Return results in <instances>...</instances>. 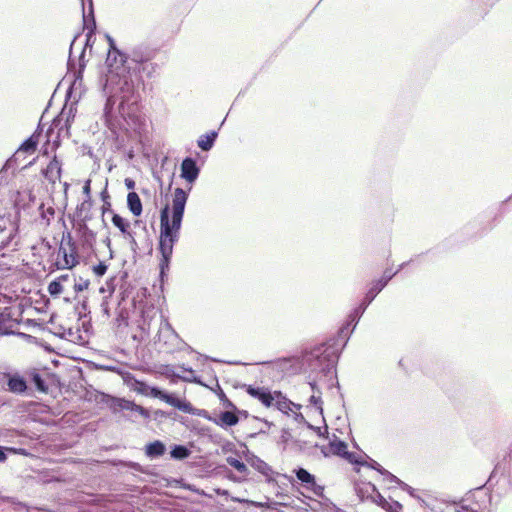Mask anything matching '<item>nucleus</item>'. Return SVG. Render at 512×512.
<instances>
[{
    "label": "nucleus",
    "mask_w": 512,
    "mask_h": 512,
    "mask_svg": "<svg viewBox=\"0 0 512 512\" xmlns=\"http://www.w3.org/2000/svg\"><path fill=\"white\" fill-rule=\"evenodd\" d=\"M413 263L412 260L410 261H407V262H403L401 264L398 265L397 269H393V267H386L384 272H383V275L380 277L381 280H383L386 284L389 283V281L396 275L398 274L401 270H403L404 268H406L407 266H410L411 264Z\"/></svg>",
    "instance_id": "c756f323"
},
{
    "label": "nucleus",
    "mask_w": 512,
    "mask_h": 512,
    "mask_svg": "<svg viewBox=\"0 0 512 512\" xmlns=\"http://www.w3.org/2000/svg\"><path fill=\"white\" fill-rule=\"evenodd\" d=\"M164 391H165L164 389H162V388H160L158 386H151L150 385L147 397H152V398H156V399H160L161 400Z\"/></svg>",
    "instance_id": "5fc2aeb1"
},
{
    "label": "nucleus",
    "mask_w": 512,
    "mask_h": 512,
    "mask_svg": "<svg viewBox=\"0 0 512 512\" xmlns=\"http://www.w3.org/2000/svg\"><path fill=\"white\" fill-rule=\"evenodd\" d=\"M3 502H6L14 512H30L29 507L13 497H1Z\"/></svg>",
    "instance_id": "473e14b6"
},
{
    "label": "nucleus",
    "mask_w": 512,
    "mask_h": 512,
    "mask_svg": "<svg viewBox=\"0 0 512 512\" xmlns=\"http://www.w3.org/2000/svg\"><path fill=\"white\" fill-rule=\"evenodd\" d=\"M180 485L183 489L196 493L200 496H206L205 492L199 488H197L194 484L184 482L183 479L180 480Z\"/></svg>",
    "instance_id": "09e8293b"
},
{
    "label": "nucleus",
    "mask_w": 512,
    "mask_h": 512,
    "mask_svg": "<svg viewBox=\"0 0 512 512\" xmlns=\"http://www.w3.org/2000/svg\"><path fill=\"white\" fill-rule=\"evenodd\" d=\"M217 396L221 402V404L228 409L237 410V406L226 396L225 392L222 389H219L217 392Z\"/></svg>",
    "instance_id": "37998d69"
},
{
    "label": "nucleus",
    "mask_w": 512,
    "mask_h": 512,
    "mask_svg": "<svg viewBox=\"0 0 512 512\" xmlns=\"http://www.w3.org/2000/svg\"><path fill=\"white\" fill-rule=\"evenodd\" d=\"M82 8L83 29L96 32L97 25L94 14L93 0H80Z\"/></svg>",
    "instance_id": "ddd939ff"
},
{
    "label": "nucleus",
    "mask_w": 512,
    "mask_h": 512,
    "mask_svg": "<svg viewBox=\"0 0 512 512\" xmlns=\"http://www.w3.org/2000/svg\"><path fill=\"white\" fill-rule=\"evenodd\" d=\"M75 230L78 246L82 247V252L93 251V247L96 241V234L88 227L85 221H77L72 224Z\"/></svg>",
    "instance_id": "1a4fd4ad"
},
{
    "label": "nucleus",
    "mask_w": 512,
    "mask_h": 512,
    "mask_svg": "<svg viewBox=\"0 0 512 512\" xmlns=\"http://www.w3.org/2000/svg\"><path fill=\"white\" fill-rule=\"evenodd\" d=\"M273 405H275L279 411L287 415L290 411H292V407L297 409L301 408V405L293 403L285 395H283L281 391H275V400Z\"/></svg>",
    "instance_id": "6ab92c4d"
},
{
    "label": "nucleus",
    "mask_w": 512,
    "mask_h": 512,
    "mask_svg": "<svg viewBox=\"0 0 512 512\" xmlns=\"http://www.w3.org/2000/svg\"><path fill=\"white\" fill-rule=\"evenodd\" d=\"M309 403L313 405L319 412L321 416H323V407H322V398L321 394H313L309 398Z\"/></svg>",
    "instance_id": "c03bdc74"
},
{
    "label": "nucleus",
    "mask_w": 512,
    "mask_h": 512,
    "mask_svg": "<svg viewBox=\"0 0 512 512\" xmlns=\"http://www.w3.org/2000/svg\"><path fill=\"white\" fill-rule=\"evenodd\" d=\"M340 352L336 347V341L330 340L303 352L302 363L311 372H319L327 376L335 368Z\"/></svg>",
    "instance_id": "7ed1b4c3"
},
{
    "label": "nucleus",
    "mask_w": 512,
    "mask_h": 512,
    "mask_svg": "<svg viewBox=\"0 0 512 512\" xmlns=\"http://www.w3.org/2000/svg\"><path fill=\"white\" fill-rule=\"evenodd\" d=\"M239 423V417L234 411H222L218 417H215L214 424L226 429L228 427L236 426Z\"/></svg>",
    "instance_id": "a211bd4d"
},
{
    "label": "nucleus",
    "mask_w": 512,
    "mask_h": 512,
    "mask_svg": "<svg viewBox=\"0 0 512 512\" xmlns=\"http://www.w3.org/2000/svg\"><path fill=\"white\" fill-rule=\"evenodd\" d=\"M386 285L387 284L383 280L378 278L370 283L368 291L373 293V295L377 296L386 287Z\"/></svg>",
    "instance_id": "79ce46f5"
},
{
    "label": "nucleus",
    "mask_w": 512,
    "mask_h": 512,
    "mask_svg": "<svg viewBox=\"0 0 512 512\" xmlns=\"http://www.w3.org/2000/svg\"><path fill=\"white\" fill-rule=\"evenodd\" d=\"M81 258H56L55 262L51 263L56 269H68L71 270L73 267L80 263Z\"/></svg>",
    "instance_id": "2f4dec72"
},
{
    "label": "nucleus",
    "mask_w": 512,
    "mask_h": 512,
    "mask_svg": "<svg viewBox=\"0 0 512 512\" xmlns=\"http://www.w3.org/2000/svg\"><path fill=\"white\" fill-rule=\"evenodd\" d=\"M367 487L370 488L372 492V495L367 496V500H370L384 510L386 505H388V500L379 492L375 484L369 482L367 483Z\"/></svg>",
    "instance_id": "b1692460"
},
{
    "label": "nucleus",
    "mask_w": 512,
    "mask_h": 512,
    "mask_svg": "<svg viewBox=\"0 0 512 512\" xmlns=\"http://www.w3.org/2000/svg\"><path fill=\"white\" fill-rule=\"evenodd\" d=\"M112 224L119 229L121 234L124 236L125 239L129 240L132 249L135 250L134 246H137V243L135 241L133 232L131 231L130 222L122 217L120 214L112 212Z\"/></svg>",
    "instance_id": "4468645a"
},
{
    "label": "nucleus",
    "mask_w": 512,
    "mask_h": 512,
    "mask_svg": "<svg viewBox=\"0 0 512 512\" xmlns=\"http://www.w3.org/2000/svg\"><path fill=\"white\" fill-rule=\"evenodd\" d=\"M170 457L173 460L182 461L191 455V450L183 444H174L170 447Z\"/></svg>",
    "instance_id": "393cba45"
},
{
    "label": "nucleus",
    "mask_w": 512,
    "mask_h": 512,
    "mask_svg": "<svg viewBox=\"0 0 512 512\" xmlns=\"http://www.w3.org/2000/svg\"><path fill=\"white\" fill-rule=\"evenodd\" d=\"M109 49L106 58L108 73L101 83L102 91L106 97L103 118L108 129L115 133L118 119L114 115V105L117 98L119 112L124 117V105L135 95L144 77L152 78L157 65L152 63L155 50L145 45L134 47L129 53L117 48L113 37L106 34Z\"/></svg>",
    "instance_id": "f257e3e1"
},
{
    "label": "nucleus",
    "mask_w": 512,
    "mask_h": 512,
    "mask_svg": "<svg viewBox=\"0 0 512 512\" xmlns=\"http://www.w3.org/2000/svg\"><path fill=\"white\" fill-rule=\"evenodd\" d=\"M161 401L167 403L168 405L182 411L186 412L187 407L189 405V401L186 399H180L176 396L175 393L164 391Z\"/></svg>",
    "instance_id": "aec40b11"
},
{
    "label": "nucleus",
    "mask_w": 512,
    "mask_h": 512,
    "mask_svg": "<svg viewBox=\"0 0 512 512\" xmlns=\"http://www.w3.org/2000/svg\"><path fill=\"white\" fill-rule=\"evenodd\" d=\"M3 376L7 379V391L16 395H28L29 387L25 377L19 373H3Z\"/></svg>",
    "instance_id": "9b49d317"
},
{
    "label": "nucleus",
    "mask_w": 512,
    "mask_h": 512,
    "mask_svg": "<svg viewBox=\"0 0 512 512\" xmlns=\"http://www.w3.org/2000/svg\"><path fill=\"white\" fill-rule=\"evenodd\" d=\"M101 402L107 404L113 414L120 411H129L131 414H124L123 416L126 420L132 422L136 421L133 414H138L144 419H149L151 416L150 411L147 408L123 397H116L106 393H101Z\"/></svg>",
    "instance_id": "20e7f679"
},
{
    "label": "nucleus",
    "mask_w": 512,
    "mask_h": 512,
    "mask_svg": "<svg viewBox=\"0 0 512 512\" xmlns=\"http://www.w3.org/2000/svg\"><path fill=\"white\" fill-rule=\"evenodd\" d=\"M30 380L35 386L36 390L41 393H48L49 386L43 376L37 371L33 370L30 373Z\"/></svg>",
    "instance_id": "bb28decb"
},
{
    "label": "nucleus",
    "mask_w": 512,
    "mask_h": 512,
    "mask_svg": "<svg viewBox=\"0 0 512 512\" xmlns=\"http://www.w3.org/2000/svg\"><path fill=\"white\" fill-rule=\"evenodd\" d=\"M76 91V89L74 90ZM80 98L75 95L73 92L72 97L67 100L65 97V104L60 111V113L53 119V125L59 126V131H63L64 129L68 132L71 124L73 123L76 113H77V102Z\"/></svg>",
    "instance_id": "6e6552de"
},
{
    "label": "nucleus",
    "mask_w": 512,
    "mask_h": 512,
    "mask_svg": "<svg viewBox=\"0 0 512 512\" xmlns=\"http://www.w3.org/2000/svg\"><path fill=\"white\" fill-rule=\"evenodd\" d=\"M61 173L62 163L57 156L54 155L47 167L42 170V175L49 182L55 183L56 179H60Z\"/></svg>",
    "instance_id": "dca6fc26"
},
{
    "label": "nucleus",
    "mask_w": 512,
    "mask_h": 512,
    "mask_svg": "<svg viewBox=\"0 0 512 512\" xmlns=\"http://www.w3.org/2000/svg\"><path fill=\"white\" fill-rule=\"evenodd\" d=\"M222 451L223 452H231V453H234V454H237V450H236V447H235V444L233 442H230V441H227L223 446H222Z\"/></svg>",
    "instance_id": "0e129e2a"
},
{
    "label": "nucleus",
    "mask_w": 512,
    "mask_h": 512,
    "mask_svg": "<svg viewBox=\"0 0 512 512\" xmlns=\"http://www.w3.org/2000/svg\"><path fill=\"white\" fill-rule=\"evenodd\" d=\"M346 460L349 461V463L357 466H361V461H364L365 459L361 458L360 456H357L353 452H347V454L344 457Z\"/></svg>",
    "instance_id": "6e6d98bb"
},
{
    "label": "nucleus",
    "mask_w": 512,
    "mask_h": 512,
    "mask_svg": "<svg viewBox=\"0 0 512 512\" xmlns=\"http://www.w3.org/2000/svg\"><path fill=\"white\" fill-rule=\"evenodd\" d=\"M382 476L384 477V480L388 481V482H391V483H395L398 487H401L402 483H404V481H402L401 479H399L397 476H395L394 474H392L390 471H388L387 469L384 471V473L382 474Z\"/></svg>",
    "instance_id": "864d4df0"
},
{
    "label": "nucleus",
    "mask_w": 512,
    "mask_h": 512,
    "mask_svg": "<svg viewBox=\"0 0 512 512\" xmlns=\"http://www.w3.org/2000/svg\"><path fill=\"white\" fill-rule=\"evenodd\" d=\"M131 378L133 379V382L131 383L132 389L136 391L138 394L147 396L150 385L143 380L136 379L132 375Z\"/></svg>",
    "instance_id": "4c0bfd02"
},
{
    "label": "nucleus",
    "mask_w": 512,
    "mask_h": 512,
    "mask_svg": "<svg viewBox=\"0 0 512 512\" xmlns=\"http://www.w3.org/2000/svg\"><path fill=\"white\" fill-rule=\"evenodd\" d=\"M365 311L366 308L359 303L349 314L346 323L341 327L339 331V336L345 338L342 348L346 346L351 334L355 330Z\"/></svg>",
    "instance_id": "9d476101"
},
{
    "label": "nucleus",
    "mask_w": 512,
    "mask_h": 512,
    "mask_svg": "<svg viewBox=\"0 0 512 512\" xmlns=\"http://www.w3.org/2000/svg\"><path fill=\"white\" fill-rule=\"evenodd\" d=\"M16 451L13 447H5L0 445V463H4L8 458V452Z\"/></svg>",
    "instance_id": "bf43d9fd"
},
{
    "label": "nucleus",
    "mask_w": 512,
    "mask_h": 512,
    "mask_svg": "<svg viewBox=\"0 0 512 512\" xmlns=\"http://www.w3.org/2000/svg\"><path fill=\"white\" fill-rule=\"evenodd\" d=\"M226 462L239 473L248 474L249 472L247 465L236 457L228 456Z\"/></svg>",
    "instance_id": "e433bc0d"
},
{
    "label": "nucleus",
    "mask_w": 512,
    "mask_h": 512,
    "mask_svg": "<svg viewBox=\"0 0 512 512\" xmlns=\"http://www.w3.org/2000/svg\"><path fill=\"white\" fill-rule=\"evenodd\" d=\"M167 451L166 445L161 440L149 442L144 447V453L149 459L162 457Z\"/></svg>",
    "instance_id": "f3484780"
},
{
    "label": "nucleus",
    "mask_w": 512,
    "mask_h": 512,
    "mask_svg": "<svg viewBox=\"0 0 512 512\" xmlns=\"http://www.w3.org/2000/svg\"><path fill=\"white\" fill-rule=\"evenodd\" d=\"M75 277H76V274L69 271V272H66L64 274H61L60 276H58V280L65 286V285H71L73 284V282L75 281Z\"/></svg>",
    "instance_id": "49530a36"
},
{
    "label": "nucleus",
    "mask_w": 512,
    "mask_h": 512,
    "mask_svg": "<svg viewBox=\"0 0 512 512\" xmlns=\"http://www.w3.org/2000/svg\"><path fill=\"white\" fill-rule=\"evenodd\" d=\"M170 262L171 258H160L159 263V283L160 289L163 290L164 283L168 278V273L170 270Z\"/></svg>",
    "instance_id": "7c9ffc66"
},
{
    "label": "nucleus",
    "mask_w": 512,
    "mask_h": 512,
    "mask_svg": "<svg viewBox=\"0 0 512 512\" xmlns=\"http://www.w3.org/2000/svg\"><path fill=\"white\" fill-rule=\"evenodd\" d=\"M375 298H376V296L373 295V293L367 291L364 298L361 300L360 304L367 309L368 306L373 302V300Z\"/></svg>",
    "instance_id": "680f3d73"
},
{
    "label": "nucleus",
    "mask_w": 512,
    "mask_h": 512,
    "mask_svg": "<svg viewBox=\"0 0 512 512\" xmlns=\"http://www.w3.org/2000/svg\"><path fill=\"white\" fill-rule=\"evenodd\" d=\"M185 413L194 415V416H198V417H202V418H204L210 422H213V423L215 421V417L211 416V414L207 410L195 408L190 402H189V405H188Z\"/></svg>",
    "instance_id": "c9c22d12"
},
{
    "label": "nucleus",
    "mask_w": 512,
    "mask_h": 512,
    "mask_svg": "<svg viewBox=\"0 0 512 512\" xmlns=\"http://www.w3.org/2000/svg\"><path fill=\"white\" fill-rule=\"evenodd\" d=\"M47 291L51 297L56 298L64 291V285L55 278L48 284Z\"/></svg>",
    "instance_id": "58836bf2"
},
{
    "label": "nucleus",
    "mask_w": 512,
    "mask_h": 512,
    "mask_svg": "<svg viewBox=\"0 0 512 512\" xmlns=\"http://www.w3.org/2000/svg\"><path fill=\"white\" fill-rule=\"evenodd\" d=\"M356 493H357L358 497H359L362 501H364L365 499H367V496H368V495H372V492L370 493V492L368 491V489H364V488H361V487H357V488H356Z\"/></svg>",
    "instance_id": "69168bd1"
},
{
    "label": "nucleus",
    "mask_w": 512,
    "mask_h": 512,
    "mask_svg": "<svg viewBox=\"0 0 512 512\" xmlns=\"http://www.w3.org/2000/svg\"><path fill=\"white\" fill-rule=\"evenodd\" d=\"M180 369L184 372L190 373V376H180L179 374L175 373L173 370H171L170 373H167V375H172L174 377H177L184 382L195 383L198 385H204L201 378L195 374V371L192 368L182 365V366H180Z\"/></svg>",
    "instance_id": "a878e982"
},
{
    "label": "nucleus",
    "mask_w": 512,
    "mask_h": 512,
    "mask_svg": "<svg viewBox=\"0 0 512 512\" xmlns=\"http://www.w3.org/2000/svg\"><path fill=\"white\" fill-rule=\"evenodd\" d=\"M115 466L121 467V468H129L136 472H140L143 474H148V470L146 467L142 466L138 462L129 461V460H117L115 462Z\"/></svg>",
    "instance_id": "72a5a7b5"
},
{
    "label": "nucleus",
    "mask_w": 512,
    "mask_h": 512,
    "mask_svg": "<svg viewBox=\"0 0 512 512\" xmlns=\"http://www.w3.org/2000/svg\"><path fill=\"white\" fill-rule=\"evenodd\" d=\"M89 285H90L89 279H84L82 277L76 276L75 281L72 284V288H73L74 292L76 293V296L74 297V299L77 298L78 293L83 292L84 290L88 289Z\"/></svg>",
    "instance_id": "ea45409f"
},
{
    "label": "nucleus",
    "mask_w": 512,
    "mask_h": 512,
    "mask_svg": "<svg viewBox=\"0 0 512 512\" xmlns=\"http://www.w3.org/2000/svg\"><path fill=\"white\" fill-rule=\"evenodd\" d=\"M218 132L216 130H211L205 134H202L197 140V146L202 151H210L217 140Z\"/></svg>",
    "instance_id": "4be33fe9"
},
{
    "label": "nucleus",
    "mask_w": 512,
    "mask_h": 512,
    "mask_svg": "<svg viewBox=\"0 0 512 512\" xmlns=\"http://www.w3.org/2000/svg\"><path fill=\"white\" fill-rule=\"evenodd\" d=\"M80 36H81V32H78L77 34H75V36L73 37V39L70 43L67 68L70 72L73 73V80L66 90L67 100L72 97V94H73L74 90L77 88V86L80 87L82 85L83 74H84V70L86 68L85 54H86L87 49L82 48L81 53L78 57V63H76V61L74 60V58L72 56V50H73L74 44Z\"/></svg>",
    "instance_id": "39448f33"
},
{
    "label": "nucleus",
    "mask_w": 512,
    "mask_h": 512,
    "mask_svg": "<svg viewBox=\"0 0 512 512\" xmlns=\"http://www.w3.org/2000/svg\"><path fill=\"white\" fill-rule=\"evenodd\" d=\"M245 391L249 396L257 399L266 407H270L274 404L275 391L272 392L270 389L266 387H259L253 385H246Z\"/></svg>",
    "instance_id": "f8f14e48"
},
{
    "label": "nucleus",
    "mask_w": 512,
    "mask_h": 512,
    "mask_svg": "<svg viewBox=\"0 0 512 512\" xmlns=\"http://www.w3.org/2000/svg\"><path fill=\"white\" fill-rule=\"evenodd\" d=\"M456 512H479V511L471 508L469 505L465 504L462 500L456 504Z\"/></svg>",
    "instance_id": "052dcab7"
},
{
    "label": "nucleus",
    "mask_w": 512,
    "mask_h": 512,
    "mask_svg": "<svg viewBox=\"0 0 512 512\" xmlns=\"http://www.w3.org/2000/svg\"><path fill=\"white\" fill-rule=\"evenodd\" d=\"M107 269L108 266L104 261H100L98 264L92 266L93 273L98 277L103 276L106 273Z\"/></svg>",
    "instance_id": "603ef678"
},
{
    "label": "nucleus",
    "mask_w": 512,
    "mask_h": 512,
    "mask_svg": "<svg viewBox=\"0 0 512 512\" xmlns=\"http://www.w3.org/2000/svg\"><path fill=\"white\" fill-rule=\"evenodd\" d=\"M114 282H115V277H111L110 279H108V280L106 281V286H101V287L99 288V292H100L101 294H104L106 291H108V292H109V295H108V296H109V297H111V296H112V294H113V293H114V291H115V288H116V285H115V283H114Z\"/></svg>",
    "instance_id": "a18cd8bd"
},
{
    "label": "nucleus",
    "mask_w": 512,
    "mask_h": 512,
    "mask_svg": "<svg viewBox=\"0 0 512 512\" xmlns=\"http://www.w3.org/2000/svg\"><path fill=\"white\" fill-rule=\"evenodd\" d=\"M78 240H75L71 232L63 233L59 253L62 256H79ZM60 256V254H58Z\"/></svg>",
    "instance_id": "2eb2a0df"
},
{
    "label": "nucleus",
    "mask_w": 512,
    "mask_h": 512,
    "mask_svg": "<svg viewBox=\"0 0 512 512\" xmlns=\"http://www.w3.org/2000/svg\"><path fill=\"white\" fill-rule=\"evenodd\" d=\"M41 127L38 125L37 130L34 134L30 135L28 138H26L19 146L17 152H24L28 154H32L36 151L38 143H39V136L36 134L38 131L41 132Z\"/></svg>",
    "instance_id": "412c9836"
},
{
    "label": "nucleus",
    "mask_w": 512,
    "mask_h": 512,
    "mask_svg": "<svg viewBox=\"0 0 512 512\" xmlns=\"http://www.w3.org/2000/svg\"><path fill=\"white\" fill-rule=\"evenodd\" d=\"M246 462L254 468L257 472L262 474L265 477V480L268 484H276V480L274 478L275 475L282 476L285 479H287L290 483L294 482V478L292 476H289L287 474H280L278 472H275L267 462H265L263 459L255 455L254 453L247 450L244 453Z\"/></svg>",
    "instance_id": "0eeeda50"
},
{
    "label": "nucleus",
    "mask_w": 512,
    "mask_h": 512,
    "mask_svg": "<svg viewBox=\"0 0 512 512\" xmlns=\"http://www.w3.org/2000/svg\"><path fill=\"white\" fill-rule=\"evenodd\" d=\"M291 438V434L289 429L283 428L281 431L280 441L284 444H287Z\"/></svg>",
    "instance_id": "338daca9"
},
{
    "label": "nucleus",
    "mask_w": 512,
    "mask_h": 512,
    "mask_svg": "<svg viewBox=\"0 0 512 512\" xmlns=\"http://www.w3.org/2000/svg\"><path fill=\"white\" fill-rule=\"evenodd\" d=\"M201 168L195 158L187 156L180 164V178L185 180L187 189L177 187L172 195V205L166 203L160 209L159 251L161 256H172L173 246L179 239L186 204Z\"/></svg>",
    "instance_id": "f03ea898"
},
{
    "label": "nucleus",
    "mask_w": 512,
    "mask_h": 512,
    "mask_svg": "<svg viewBox=\"0 0 512 512\" xmlns=\"http://www.w3.org/2000/svg\"><path fill=\"white\" fill-rule=\"evenodd\" d=\"M109 296H104L101 302V309L103 314H105L107 317L110 316V307H109Z\"/></svg>",
    "instance_id": "e2e57ef3"
},
{
    "label": "nucleus",
    "mask_w": 512,
    "mask_h": 512,
    "mask_svg": "<svg viewBox=\"0 0 512 512\" xmlns=\"http://www.w3.org/2000/svg\"><path fill=\"white\" fill-rule=\"evenodd\" d=\"M83 193L86 195L87 200H91V180L85 181L83 185Z\"/></svg>",
    "instance_id": "774afa93"
},
{
    "label": "nucleus",
    "mask_w": 512,
    "mask_h": 512,
    "mask_svg": "<svg viewBox=\"0 0 512 512\" xmlns=\"http://www.w3.org/2000/svg\"><path fill=\"white\" fill-rule=\"evenodd\" d=\"M95 35H96V32L87 31L85 43H84V46L82 48H85V49L90 48V49H92L93 44H94V42L96 40Z\"/></svg>",
    "instance_id": "4d7b16f0"
},
{
    "label": "nucleus",
    "mask_w": 512,
    "mask_h": 512,
    "mask_svg": "<svg viewBox=\"0 0 512 512\" xmlns=\"http://www.w3.org/2000/svg\"><path fill=\"white\" fill-rule=\"evenodd\" d=\"M162 325H163V328H165L167 331H169L175 339H177L179 342H181L188 349L192 350V348L179 337L178 333L173 329L172 325L168 322L167 319L164 320V323Z\"/></svg>",
    "instance_id": "de8ad7c7"
},
{
    "label": "nucleus",
    "mask_w": 512,
    "mask_h": 512,
    "mask_svg": "<svg viewBox=\"0 0 512 512\" xmlns=\"http://www.w3.org/2000/svg\"><path fill=\"white\" fill-rule=\"evenodd\" d=\"M403 509V505L396 500L391 499L388 500V505H386V508L384 509L386 512H401Z\"/></svg>",
    "instance_id": "8fccbe9b"
},
{
    "label": "nucleus",
    "mask_w": 512,
    "mask_h": 512,
    "mask_svg": "<svg viewBox=\"0 0 512 512\" xmlns=\"http://www.w3.org/2000/svg\"><path fill=\"white\" fill-rule=\"evenodd\" d=\"M127 207L136 217H139L143 212L142 201L135 191H129L127 194Z\"/></svg>",
    "instance_id": "5701e85b"
},
{
    "label": "nucleus",
    "mask_w": 512,
    "mask_h": 512,
    "mask_svg": "<svg viewBox=\"0 0 512 512\" xmlns=\"http://www.w3.org/2000/svg\"><path fill=\"white\" fill-rule=\"evenodd\" d=\"M293 473L302 486L324 500L323 504L327 506L328 512L340 511V509L334 503H332L328 498L324 496V486L317 484L314 474L310 473L307 469L301 466L295 468Z\"/></svg>",
    "instance_id": "423d86ee"
},
{
    "label": "nucleus",
    "mask_w": 512,
    "mask_h": 512,
    "mask_svg": "<svg viewBox=\"0 0 512 512\" xmlns=\"http://www.w3.org/2000/svg\"><path fill=\"white\" fill-rule=\"evenodd\" d=\"M74 311L78 316V320H83L87 318V316L90 314L88 308V298L84 297L81 301H78V303L74 307Z\"/></svg>",
    "instance_id": "f704fd0d"
},
{
    "label": "nucleus",
    "mask_w": 512,
    "mask_h": 512,
    "mask_svg": "<svg viewBox=\"0 0 512 512\" xmlns=\"http://www.w3.org/2000/svg\"><path fill=\"white\" fill-rule=\"evenodd\" d=\"M92 205L91 200H84L81 204H79L76 208V211L73 215H69V219L71 220L72 224L77 223V221H87V216H82V212L84 210H89Z\"/></svg>",
    "instance_id": "c85d7f7f"
},
{
    "label": "nucleus",
    "mask_w": 512,
    "mask_h": 512,
    "mask_svg": "<svg viewBox=\"0 0 512 512\" xmlns=\"http://www.w3.org/2000/svg\"><path fill=\"white\" fill-rule=\"evenodd\" d=\"M329 446H330V450H331L332 454L343 457V458L345 457V455L348 452L347 443L336 436H335L334 440L330 441Z\"/></svg>",
    "instance_id": "cd10ccee"
},
{
    "label": "nucleus",
    "mask_w": 512,
    "mask_h": 512,
    "mask_svg": "<svg viewBox=\"0 0 512 512\" xmlns=\"http://www.w3.org/2000/svg\"><path fill=\"white\" fill-rule=\"evenodd\" d=\"M231 500L236 503H246L249 505H253L255 507H264V504L262 502H255L249 499L239 498V497H232Z\"/></svg>",
    "instance_id": "13d9d810"
},
{
    "label": "nucleus",
    "mask_w": 512,
    "mask_h": 512,
    "mask_svg": "<svg viewBox=\"0 0 512 512\" xmlns=\"http://www.w3.org/2000/svg\"><path fill=\"white\" fill-rule=\"evenodd\" d=\"M39 210H40V213H41V217L43 219H46L47 220V224H49L50 222V217L53 218L54 217V214H55V211L52 207H48L46 210L44 209V203H41V205L39 206Z\"/></svg>",
    "instance_id": "3c124183"
},
{
    "label": "nucleus",
    "mask_w": 512,
    "mask_h": 512,
    "mask_svg": "<svg viewBox=\"0 0 512 512\" xmlns=\"http://www.w3.org/2000/svg\"><path fill=\"white\" fill-rule=\"evenodd\" d=\"M366 460L364 461H361V466H365V467H368L370 469H373L375 471H377L379 474H383L384 471L386 470L384 467H382L377 461H375L374 459L370 458L369 456L366 455Z\"/></svg>",
    "instance_id": "a19ab883"
}]
</instances>
